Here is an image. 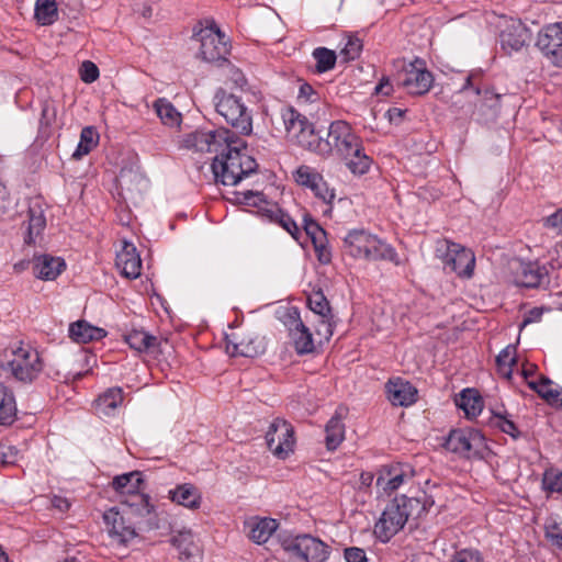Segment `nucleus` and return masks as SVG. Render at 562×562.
<instances>
[{
    "mask_svg": "<svg viewBox=\"0 0 562 562\" xmlns=\"http://www.w3.org/2000/svg\"><path fill=\"white\" fill-rule=\"evenodd\" d=\"M324 144H327V148H324L323 156L338 157L352 175L362 176L370 170L373 160L367 155L362 138L347 121H333Z\"/></svg>",
    "mask_w": 562,
    "mask_h": 562,
    "instance_id": "1",
    "label": "nucleus"
},
{
    "mask_svg": "<svg viewBox=\"0 0 562 562\" xmlns=\"http://www.w3.org/2000/svg\"><path fill=\"white\" fill-rule=\"evenodd\" d=\"M434 505V499L426 493L417 497L396 496L382 512L374 525V535L381 542H387L400 532L407 522L425 515Z\"/></svg>",
    "mask_w": 562,
    "mask_h": 562,
    "instance_id": "2",
    "label": "nucleus"
},
{
    "mask_svg": "<svg viewBox=\"0 0 562 562\" xmlns=\"http://www.w3.org/2000/svg\"><path fill=\"white\" fill-rule=\"evenodd\" d=\"M257 167L256 160L246 151V142L232 131L229 139L223 140L212 162L216 182L224 186H236L256 172Z\"/></svg>",
    "mask_w": 562,
    "mask_h": 562,
    "instance_id": "3",
    "label": "nucleus"
},
{
    "mask_svg": "<svg viewBox=\"0 0 562 562\" xmlns=\"http://www.w3.org/2000/svg\"><path fill=\"white\" fill-rule=\"evenodd\" d=\"M346 251L353 258L396 262L395 249L364 229L350 231L344 238Z\"/></svg>",
    "mask_w": 562,
    "mask_h": 562,
    "instance_id": "4",
    "label": "nucleus"
},
{
    "mask_svg": "<svg viewBox=\"0 0 562 562\" xmlns=\"http://www.w3.org/2000/svg\"><path fill=\"white\" fill-rule=\"evenodd\" d=\"M216 112L243 135L252 132V116L240 97L224 88L216 90L214 98Z\"/></svg>",
    "mask_w": 562,
    "mask_h": 562,
    "instance_id": "5",
    "label": "nucleus"
},
{
    "mask_svg": "<svg viewBox=\"0 0 562 562\" xmlns=\"http://www.w3.org/2000/svg\"><path fill=\"white\" fill-rule=\"evenodd\" d=\"M281 116L286 132L302 147L323 156L324 148H327V144H324L325 138L315 132L313 124L305 115L294 108H286L282 111Z\"/></svg>",
    "mask_w": 562,
    "mask_h": 562,
    "instance_id": "6",
    "label": "nucleus"
},
{
    "mask_svg": "<svg viewBox=\"0 0 562 562\" xmlns=\"http://www.w3.org/2000/svg\"><path fill=\"white\" fill-rule=\"evenodd\" d=\"M280 543L284 553L305 562H326L330 554V548L311 535H284Z\"/></svg>",
    "mask_w": 562,
    "mask_h": 562,
    "instance_id": "7",
    "label": "nucleus"
},
{
    "mask_svg": "<svg viewBox=\"0 0 562 562\" xmlns=\"http://www.w3.org/2000/svg\"><path fill=\"white\" fill-rule=\"evenodd\" d=\"M43 367L40 352L30 345L23 344L12 349L11 359L7 363L11 375L22 383L35 381L43 371Z\"/></svg>",
    "mask_w": 562,
    "mask_h": 562,
    "instance_id": "8",
    "label": "nucleus"
},
{
    "mask_svg": "<svg viewBox=\"0 0 562 562\" xmlns=\"http://www.w3.org/2000/svg\"><path fill=\"white\" fill-rule=\"evenodd\" d=\"M201 42L200 55L206 63H226L229 42L214 20H206L205 26L198 34Z\"/></svg>",
    "mask_w": 562,
    "mask_h": 562,
    "instance_id": "9",
    "label": "nucleus"
},
{
    "mask_svg": "<svg viewBox=\"0 0 562 562\" xmlns=\"http://www.w3.org/2000/svg\"><path fill=\"white\" fill-rule=\"evenodd\" d=\"M441 255L446 269L454 272L459 278L470 279L473 277L475 268L474 252L464 246L443 239L438 244L437 251Z\"/></svg>",
    "mask_w": 562,
    "mask_h": 562,
    "instance_id": "10",
    "label": "nucleus"
},
{
    "mask_svg": "<svg viewBox=\"0 0 562 562\" xmlns=\"http://www.w3.org/2000/svg\"><path fill=\"white\" fill-rule=\"evenodd\" d=\"M474 76L469 75L465 82L460 89L461 93H469L472 91L476 95L473 115L482 123L495 121L501 111L502 94L496 93L493 89H481L474 83Z\"/></svg>",
    "mask_w": 562,
    "mask_h": 562,
    "instance_id": "11",
    "label": "nucleus"
},
{
    "mask_svg": "<svg viewBox=\"0 0 562 562\" xmlns=\"http://www.w3.org/2000/svg\"><path fill=\"white\" fill-rule=\"evenodd\" d=\"M398 85L411 95H424L432 87L434 76L419 57L404 65L397 75Z\"/></svg>",
    "mask_w": 562,
    "mask_h": 562,
    "instance_id": "12",
    "label": "nucleus"
},
{
    "mask_svg": "<svg viewBox=\"0 0 562 562\" xmlns=\"http://www.w3.org/2000/svg\"><path fill=\"white\" fill-rule=\"evenodd\" d=\"M445 446L449 451L470 459L480 456L485 447V442L480 431L458 428L449 432Z\"/></svg>",
    "mask_w": 562,
    "mask_h": 562,
    "instance_id": "13",
    "label": "nucleus"
},
{
    "mask_svg": "<svg viewBox=\"0 0 562 562\" xmlns=\"http://www.w3.org/2000/svg\"><path fill=\"white\" fill-rule=\"evenodd\" d=\"M266 350L262 337L247 328H239L236 331L226 334V351L231 356L254 358Z\"/></svg>",
    "mask_w": 562,
    "mask_h": 562,
    "instance_id": "14",
    "label": "nucleus"
},
{
    "mask_svg": "<svg viewBox=\"0 0 562 562\" xmlns=\"http://www.w3.org/2000/svg\"><path fill=\"white\" fill-rule=\"evenodd\" d=\"M268 449L278 458L285 459L293 451L294 429L290 423L276 418L266 432Z\"/></svg>",
    "mask_w": 562,
    "mask_h": 562,
    "instance_id": "15",
    "label": "nucleus"
},
{
    "mask_svg": "<svg viewBox=\"0 0 562 562\" xmlns=\"http://www.w3.org/2000/svg\"><path fill=\"white\" fill-rule=\"evenodd\" d=\"M231 137V131H194L186 134L181 139V147L195 153H218L223 140Z\"/></svg>",
    "mask_w": 562,
    "mask_h": 562,
    "instance_id": "16",
    "label": "nucleus"
},
{
    "mask_svg": "<svg viewBox=\"0 0 562 562\" xmlns=\"http://www.w3.org/2000/svg\"><path fill=\"white\" fill-rule=\"evenodd\" d=\"M284 325L288 327L290 337L293 340L294 349L299 355H307L314 351L315 345L313 335L304 325L297 308L292 307L285 314Z\"/></svg>",
    "mask_w": 562,
    "mask_h": 562,
    "instance_id": "17",
    "label": "nucleus"
},
{
    "mask_svg": "<svg viewBox=\"0 0 562 562\" xmlns=\"http://www.w3.org/2000/svg\"><path fill=\"white\" fill-rule=\"evenodd\" d=\"M536 45L553 65H560L562 63V22L544 26L538 34Z\"/></svg>",
    "mask_w": 562,
    "mask_h": 562,
    "instance_id": "18",
    "label": "nucleus"
},
{
    "mask_svg": "<svg viewBox=\"0 0 562 562\" xmlns=\"http://www.w3.org/2000/svg\"><path fill=\"white\" fill-rule=\"evenodd\" d=\"M530 37L529 30L517 19L506 20L499 34L501 46L508 54L520 50L530 41Z\"/></svg>",
    "mask_w": 562,
    "mask_h": 562,
    "instance_id": "19",
    "label": "nucleus"
},
{
    "mask_svg": "<svg viewBox=\"0 0 562 562\" xmlns=\"http://www.w3.org/2000/svg\"><path fill=\"white\" fill-rule=\"evenodd\" d=\"M514 273V283L524 288H537L543 283L548 277L544 267L537 262H524L516 260L512 265Z\"/></svg>",
    "mask_w": 562,
    "mask_h": 562,
    "instance_id": "20",
    "label": "nucleus"
},
{
    "mask_svg": "<svg viewBox=\"0 0 562 562\" xmlns=\"http://www.w3.org/2000/svg\"><path fill=\"white\" fill-rule=\"evenodd\" d=\"M103 518L109 528L110 536L119 543L127 544L137 536L135 526L115 508L108 510Z\"/></svg>",
    "mask_w": 562,
    "mask_h": 562,
    "instance_id": "21",
    "label": "nucleus"
},
{
    "mask_svg": "<svg viewBox=\"0 0 562 562\" xmlns=\"http://www.w3.org/2000/svg\"><path fill=\"white\" fill-rule=\"evenodd\" d=\"M115 265L121 273L128 279H136L140 276L142 259L134 244L123 241L121 250L116 254Z\"/></svg>",
    "mask_w": 562,
    "mask_h": 562,
    "instance_id": "22",
    "label": "nucleus"
},
{
    "mask_svg": "<svg viewBox=\"0 0 562 562\" xmlns=\"http://www.w3.org/2000/svg\"><path fill=\"white\" fill-rule=\"evenodd\" d=\"M387 400L394 406H409L417 400V390L408 381L401 378L391 379L386 385Z\"/></svg>",
    "mask_w": 562,
    "mask_h": 562,
    "instance_id": "23",
    "label": "nucleus"
},
{
    "mask_svg": "<svg viewBox=\"0 0 562 562\" xmlns=\"http://www.w3.org/2000/svg\"><path fill=\"white\" fill-rule=\"evenodd\" d=\"M244 527L250 540L262 544L277 531L279 522L273 518L254 516L245 521Z\"/></svg>",
    "mask_w": 562,
    "mask_h": 562,
    "instance_id": "24",
    "label": "nucleus"
},
{
    "mask_svg": "<svg viewBox=\"0 0 562 562\" xmlns=\"http://www.w3.org/2000/svg\"><path fill=\"white\" fill-rule=\"evenodd\" d=\"M168 497L177 505L195 510L201 507L202 495L196 486L191 483H183L169 490Z\"/></svg>",
    "mask_w": 562,
    "mask_h": 562,
    "instance_id": "25",
    "label": "nucleus"
},
{
    "mask_svg": "<svg viewBox=\"0 0 562 562\" xmlns=\"http://www.w3.org/2000/svg\"><path fill=\"white\" fill-rule=\"evenodd\" d=\"M528 386L535 391L549 405L562 407V387L549 378L541 375L539 381H528Z\"/></svg>",
    "mask_w": 562,
    "mask_h": 562,
    "instance_id": "26",
    "label": "nucleus"
},
{
    "mask_svg": "<svg viewBox=\"0 0 562 562\" xmlns=\"http://www.w3.org/2000/svg\"><path fill=\"white\" fill-rule=\"evenodd\" d=\"M65 261L59 257L42 255L35 258L34 274L43 280H55L64 270Z\"/></svg>",
    "mask_w": 562,
    "mask_h": 562,
    "instance_id": "27",
    "label": "nucleus"
},
{
    "mask_svg": "<svg viewBox=\"0 0 562 562\" xmlns=\"http://www.w3.org/2000/svg\"><path fill=\"white\" fill-rule=\"evenodd\" d=\"M123 403V391L121 387H110L94 401L95 412L101 416H114Z\"/></svg>",
    "mask_w": 562,
    "mask_h": 562,
    "instance_id": "28",
    "label": "nucleus"
},
{
    "mask_svg": "<svg viewBox=\"0 0 562 562\" xmlns=\"http://www.w3.org/2000/svg\"><path fill=\"white\" fill-rule=\"evenodd\" d=\"M70 338L78 344L101 340L106 336L103 328L90 325L86 321H78L69 326Z\"/></svg>",
    "mask_w": 562,
    "mask_h": 562,
    "instance_id": "29",
    "label": "nucleus"
},
{
    "mask_svg": "<svg viewBox=\"0 0 562 562\" xmlns=\"http://www.w3.org/2000/svg\"><path fill=\"white\" fill-rule=\"evenodd\" d=\"M456 405L464 412L468 418H475L481 414L484 402L475 389H464L456 398Z\"/></svg>",
    "mask_w": 562,
    "mask_h": 562,
    "instance_id": "30",
    "label": "nucleus"
},
{
    "mask_svg": "<svg viewBox=\"0 0 562 562\" xmlns=\"http://www.w3.org/2000/svg\"><path fill=\"white\" fill-rule=\"evenodd\" d=\"M125 342L137 352H147L158 346V338L142 329H133L124 336Z\"/></svg>",
    "mask_w": 562,
    "mask_h": 562,
    "instance_id": "31",
    "label": "nucleus"
},
{
    "mask_svg": "<svg viewBox=\"0 0 562 562\" xmlns=\"http://www.w3.org/2000/svg\"><path fill=\"white\" fill-rule=\"evenodd\" d=\"M345 424L336 413L325 426V445L328 450H336L345 439Z\"/></svg>",
    "mask_w": 562,
    "mask_h": 562,
    "instance_id": "32",
    "label": "nucleus"
},
{
    "mask_svg": "<svg viewBox=\"0 0 562 562\" xmlns=\"http://www.w3.org/2000/svg\"><path fill=\"white\" fill-rule=\"evenodd\" d=\"M15 415V396L9 386L0 382V425H11Z\"/></svg>",
    "mask_w": 562,
    "mask_h": 562,
    "instance_id": "33",
    "label": "nucleus"
},
{
    "mask_svg": "<svg viewBox=\"0 0 562 562\" xmlns=\"http://www.w3.org/2000/svg\"><path fill=\"white\" fill-rule=\"evenodd\" d=\"M29 226L26 243L31 244L34 241V237L38 236L46 227V217L44 211L38 202H34L30 205L29 212Z\"/></svg>",
    "mask_w": 562,
    "mask_h": 562,
    "instance_id": "34",
    "label": "nucleus"
},
{
    "mask_svg": "<svg viewBox=\"0 0 562 562\" xmlns=\"http://www.w3.org/2000/svg\"><path fill=\"white\" fill-rule=\"evenodd\" d=\"M263 215L271 222L278 223L284 231H286L295 240H299L301 231L295 221L288 214L284 213L278 206L266 209Z\"/></svg>",
    "mask_w": 562,
    "mask_h": 562,
    "instance_id": "35",
    "label": "nucleus"
},
{
    "mask_svg": "<svg viewBox=\"0 0 562 562\" xmlns=\"http://www.w3.org/2000/svg\"><path fill=\"white\" fill-rule=\"evenodd\" d=\"M154 110L162 124L175 127L181 123V114L173 104L165 98H159L154 102Z\"/></svg>",
    "mask_w": 562,
    "mask_h": 562,
    "instance_id": "36",
    "label": "nucleus"
},
{
    "mask_svg": "<svg viewBox=\"0 0 562 562\" xmlns=\"http://www.w3.org/2000/svg\"><path fill=\"white\" fill-rule=\"evenodd\" d=\"M142 483V473L134 471L115 476L112 481V486L123 498L125 495L139 490Z\"/></svg>",
    "mask_w": 562,
    "mask_h": 562,
    "instance_id": "37",
    "label": "nucleus"
},
{
    "mask_svg": "<svg viewBox=\"0 0 562 562\" xmlns=\"http://www.w3.org/2000/svg\"><path fill=\"white\" fill-rule=\"evenodd\" d=\"M34 15L38 24L52 25L58 19L56 0H36Z\"/></svg>",
    "mask_w": 562,
    "mask_h": 562,
    "instance_id": "38",
    "label": "nucleus"
},
{
    "mask_svg": "<svg viewBox=\"0 0 562 562\" xmlns=\"http://www.w3.org/2000/svg\"><path fill=\"white\" fill-rule=\"evenodd\" d=\"M99 135L94 127L86 126L81 130L80 140L72 153V158L76 160L81 159L88 155L98 144Z\"/></svg>",
    "mask_w": 562,
    "mask_h": 562,
    "instance_id": "39",
    "label": "nucleus"
},
{
    "mask_svg": "<svg viewBox=\"0 0 562 562\" xmlns=\"http://www.w3.org/2000/svg\"><path fill=\"white\" fill-rule=\"evenodd\" d=\"M408 479L403 469H393L386 475H380L376 479V486L386 494H391L400 488L401 485Z\"/></svg>",
    "mask_w": 562,
    "mask_h": 562,
    "instance_id": "40",
    "label": "nucleus"
},
{
    "mask_svg": "<svg viewBox=\"0 0 562 562\" xmlns=\"http://www.w3.org/2000/svg\"><path fill=\"white\" fill-rule=\"evenodd\" d=\"M171 543L179 550L180 555L191 558L196 549L193 533L190 529H183L171 538Z\"/></svg>",
    "mask_w": 562,
    "mask_h": 562,
    "instance_id": "41",
    "label": "nucleus"
},
{
    "mask_svg": "<svg viewBox=\"0 0 562 562\" xmlns=\"http://www.w3.org/2000/svg\"><path fill=\"white\" fill-rule=\"evenodd\" d=\"M307 303L311 311L317 314L321 318H334L329 302L321 290L312 292L308 295Z\"/></svg>",
    "mask_w": 562,
    "mask_h": 562,
    "instance_id": "42",
    "label": "nucleus"
},
{
    "mask_svg": "<svg viewBox=\"0 0 562 562\" xmlns=\"http://www.w3.org/2000/svg\"><path fill=\"white\" fill-rule=\"evenodd\" d=\"M516 348L512 345L504 348L496 357L498 372L505 378H510L513 366L516 364Z\"/></svg>",
    "mask_w": 562,
    "mask_h": 562,
    "instance_id": "43",
    "label": "nucleus"
},
{
    "mask_svg": "<svg viewBox=\"0 0 562 562\" xmlns=\"http://www.w3.org/2000/svg\"><path fill=\"white\" fill-rule=\"evenodd\" d=\"M316 61L315 70L317 74L326 72L335 67L336 54L326 47H317L313 52Z\"/></svg>",
    "mask_w": 562,
    "mask_h": 562,
    "instance_id": "44",
    "label": "nucleus"
},
{
    "mask_svg": "<svg viewBox=\"0 0 562 562\" xmlns=\"http://www.w3.org/2000/svg\"><path fill=\"white\" fill-rule=\"evenodd\" d=\"M542 490L548 494H562V471L550 468L542 474Z\"/></svg>",
    "mask_w": 562,
    "mask_h": 562,
    "instance_id": "45",
    "label": "nucleus"
},
{
    "mask_svg": "<svg viewBox=\"0 0 562 562\" xmlns=\"http://www.w3.org/2000/svg\"><path fill=\"white\" fill-rule=\"evenodd\" d=\"M224 64V76L226 79V83L231 85L232 89H238L241 91L246 90L248 86V80L245 77L244 72L239 68L228 63L227 60Z\"/></svg>",
    "mask_w": 562,
    "mask_h": 562,
    "instance_id": "46",
    "label": "nucleus"
},
{
    "mask_svg": "<svg viewBox=\"0 0 562 562\" xmlns=\"http://www.w3.org/2000/svg\"><path fill=\"white\" fill-rule=\"evenodd\" d=\"M322 175L318 173L314 168L308 166H300L295 173L294 178L297 184L312 188L313 186H316V181L321 180Z\"/></svg>",
    "mask_w": 562,
    "mask_h": 562,
    "instance_id": "47",
    "label": "nucleus"
},
{
    "mask_svg": "<svg viewBox=\"0 0 562 562\" xmlns=\"http://www.w3.org/2000/svg\"><path fill=\"white\" fill-rule=\"evenodd\" d=\"M494 425L497 426L504 434L509 435L512 438L517 439L520 436L516 424L507 418L506 414L493 413Z\"/></svg>",
    "mask_w": 562,
    "mask_h": 562,
    "instance_id": "48",
    "label": "nucleus"
},
{
    "mask_svg": "<svg viewBox=\"0 0 562 562\" xmlns=\"http://www.w3.org/2000/svg\"><path fill=\"white\" fill-rule=\"evenodd\" d=\"M296 100L299 105H310L319 102L321 95L310 83L304 82L300 86Z\"/></svg>",
    "mask_w": 562,
    "mask_h": 562,
    "instance_id": "49",
    "label": "nucleus"
},
{
    "mask_svg": "<svg viewBox=\"0 0 562 562\" xmlns=\"http://www.w3.org/2000/svg\"><path fill=\"white\" fill-rule=\"evenodd\" d=\"M303 228L305 234L311 238L312 241L326 237V232L319 226V224L308 214L304 215Z\"/></svg>",
    "mask_w": 562,
    "mask_h": 562,
    "instance_id": "50",
    "label": "nucleus"
},
{
    "mask_svg": "<svg viewBox=\"0 0 562 562\" xmlns=\"http://www.w3.org/2000/svg\"><path fill=\"white\" fill-rule=\"evenodd\" d=\"M449 562H484V558L479 550L461 549L454 552Z\"/></svg>",
    "mask_w": 562,
    "mask_h": 562,
    "instance_id": "51",
    "label": "nucleus"
},
{
    "mask_svg": "<svg viewBox=\"0 0 562 562\" xmlns=\"http://www.w3.org/2000/svg\"><path fill=\"white\" fill-rule=\"evenodd\" d=\"M317 260L322 265H328L331 261V250L328 246L327 236L312 241Z\"/></svg>",
    "mask_w": 562,
    "mask_h": 562,
    "instance_id": "52",
    "label": "nucleus"
},
{
    "mask_svg": "<svg viewBox=\"0 0 562 562\" xmlns=\"http://www.w3.org/2000/svg\"><path fill=\"white\" fill-rule=\"evenodd\" d=\"M362 50V43L358 37H349L342 47L340 54L346 60H353L359 57Z\"/></svg>",
    "mask_w": 562,
    "mask_h": 562,
    "instance_id": "53",
    "label": "nucleus"
},
{
    "mask_svg": "<svg viewBox=\"0 0 562 562\" xmlns=\"http://www.w3.org/2000/svg\"><path fill=\"white\" fill-rule=\"evenodd\" d=\"M57 115V109L52 101H44L42 103V112L40 124L42 127H50L55 122Z\"/></svg>",
    "mask_w": 562,
    "mask_h": 562,
    "instance_id": "54",
    "label": "nucleus"
},
{
    "mask_svg": "<svg viewBox=\"0 0 562 562\" xmlns=\"http://www.w3.org/2000/svg\"><path fill=\"white\" fill-rule=\"evenodd\" d=\"M315 183L316 186L311 188L314 194L325 203H331V201L335 199V190L328 187V184L324 181L323 176L321 177V180L316 181Z\"/></svg>",
    "mask_w": 562,
    "mask_h": 562,
    "instance_id": "55",
    "label": "nucleus"
},
{
    "mask_svg": "<svg viewBox=\"0 0 562 562\" xmlns=\"http://www.w3.org/2000/svg\"><path fill=\"white\" fill-rule=\"evenodd\" d=\"M79 71L81 80L86 83H92L99 78V68L90 60H85Z\"/></svg>",
    "mask_w": 562,
    "mask_h": 562,
    "instance_id": "56",
    "label": "nucleus"
},
{
    "mask_svg": "<svg viewBox=\"0 0 562 562\" xmlns=\"http://www.w3.org/2000/svg\"><path fill=\"white\" fill-rule=\"evenodd\" d=\"M154 510V505L150 503V497L144 499V502L132 503V508L125 512V514H135L140 517L149 515Z\"/></svg>",
    "mask_w": 562,
    "mask_h": 562,
    "instance_id": "57",
    "label": "nucleus"
},
{
    "mask_svg": "<svg viewBox=\"0 0 562 562\" xmlns=\"http://www.w3.org/2000/svg\"><path fill=\"white\" fill-rule=\"evenodd\" d=\"M344 557L346 562H369L366 551L358 547L345 549Z\"/></svg>",
    "mask_w": 562,
    "mask_h": 562,
    "instance_id": "58",
    "label": "nucleus"
},
{
    "mask_svg": "<svg viewBox=\"0 0 562 562\" xmlns=\"http://www.w3.org/2000/svg\"><path fill=\"white\" fill-rule=\"evenodd\" d=\"M16 454L15 448L0 445V467L13 464L16 460Z\"/></svg>",
    "mask_w": 562,
    "mask_h": 562,
    "instance_id": "59",
    "label": "nucleus"
},
{
    "mask_svg": "<svg viewBox=\"0 0 562 562\" xmlns=\"http://www.w3.org/2000/svg\"><path fill=\"white\" fill-rule=\"evenodd\" d=\"M544 226L562 234V209L544 218Z\"/></svg>",
    "mask_w": 562,
    "mask_h": 562,
    "instance_id": "60",
    "label": "nucleus"
},
{
    "mask_svg": "<svg viewBox=\"0 0 562 562\" xmlns=\"http://www.w3.org/2000/svg\"><path fill=\"white\" fill-rule=\"evenodd\" d=\"M317 334L323 336L328 341L334 334V318H321Z\"/></svg>",
    "mask_w": 562,
    "mask_h": 562,
    "instance_id": "61",
    "label": "nucleus"
},
{
    "mask_svg": "<svg viewBox=\"0 0 562 562\" xmlns=\"http://www.w3.org/2000/svg\"><path fill=\"white\" fill-rule=\"evenodd\" d=\"M149 497L148 495L140 493L139 490H136L127 495H125L121 499V504L126 508V512L132 508V503L144 502L145 498Z\"/></svg>",
    "mask_w": 562,
    "mask_h": 562,
    "instance_id": "62",
    "label": "nucleus"
},
{
    "mask_svg": "<svg viewBox=\"0 0 562 562\" xmlns=\"http://www.w3.org/2000/svg\"><path fill=\"white\" fill-rule=\"evenodd\" d=\"M263 201V194L259 192L254 191H246L241 193V198L239 199L240 203H244L246 205H254L258 206L259 203Z\"/></svg>",
    "mask_w": 562,
    "mask_h": 562,
    "instance_id": "63",
    "label": "nucleus"
},
{
    "mask_svg": "<svg viewBox=\"0 0 562 562\" xmlns=\"http://www.w3.org/2000/svg\"><path fill=\"white\" fill-rule=\"evenodd\" d=\"M376 94L390 95L393 91V87L391 85L389 77H383L378 86L375 87Z\"/></svg>",
    "mask_w": 562,
    "mask_h": 562,
    "instance_id": "64",
    "label": "nucleus"
}]
</instances>
